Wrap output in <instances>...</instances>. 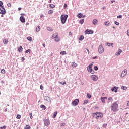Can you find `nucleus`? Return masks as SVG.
Wrapping results in <instances>:
<instances>
[{
	"instance_id": "680f3d73",
	"label": "nucleus",
	"mask_w": 129,
	"mask_h": 129,
	"mask_svg": "<svg viewBox=\"0 0 129 129\" xmlns=\"http://www.w3.org/2000/svg\"><path fill=\"white\" fill-rule=\"evenodd\" d=\"M42 45H43L44 48H45L46 47V44L43 43Z\"/></svg>"
},
{
	"instance_id": "9b49d317",
	"label": "nucleus",
	"mask_w": 129,
	"mask_h": 129,
	"mask_svg": "<svg viewBox=\"0 0 129 129\" xmlns=\"http://www.w3.org/2000/svg\"><path fill=\"white\" fill-rule=\"evenodd\" d=\"M93 31L91 30L87 29L85 31V35H87V34H93Z\"/></svg>"
},
{
	"instance_id": "58836bf2",
	"label": "nucleus",
	"mask_w": 129,
	"mask_h": 129,
	"mask_svg": "<svg viewBox=\"0 0 129 129\" xmlns=\"http://www.w3.org/2000/svg\"><path fill=\"white\" fill-rule=\"evenodd\" d=\"M108 100H109V101H111L113 100V99H112V97H110L108 98Z\"/></svg>"
},
{
	"instance_id": "864d4df0",
	"label": "nucleus",
	"mask_w": 129,
	"mask_h": 129,
	"mask_svg": "<svg viewBox=\"0 0 129 129\" xmlns=\"http://www.w3.org/2000/svg\"><path fill=\"white\" fill-rule=\"evenodd\" d=\"M97 58H98V56H95V57H93L92 58V59H97Z\"/></svg>"
},
{
	"instance_id": "6e6552de",
	"label": "nucleus",
	"mask_w": 129,
	"mask_h": 129,
	"mask_svg": "<svg viewBox=\"0 0 129 129\" xmlns=\"http://www.w3.org/2000/svg\"><path fill=\"white\" fill-rule=\"evenodd\" d=\"M127 74V70L124 69L121 73V77H124L125 75Z\"/></svg>"
},
{
	"instance_id": "b1692460",
	"label": "nucleus",
	"mask_w": 129,
	"mask_h": 129,
	"mask_svg": "<svg viewBox=\"0 0 129 129\" xmlns=\"http://www.w3.org/2000/svg\"><path fill=\"white\" fill-rule=\"evenodd\" d=\"M105 26H109L110 25V22L109 21L105 22L104 23Z\"/></svg>"
},
{
	"instance_id": "e2e57ef3",
	"label": "nucleus",
	"mask_w": 129,
	"mask_h": 129,
	"mask_svg": "<svg viewBox=\"0 0 129 129\" xmlns=\"http://www.w3.org/2000/svg\"><path fill=\"white\" fill-rule=\"evenodd\" d=\"M22 61H25V58L22 57Z\"/></svg>"
},
{
	"instance_id": "4468645a",
	"label": "nucleus",
	"mask_w": 129,
	"mask_h": 129,
	"mask_svg": "<svg viewBox=\"0 0 129 129\" xmlns=\"http://www.w3.org/2000/svg\"><path fill=\"white\" fill-rule=\"evenodd\" d=\"M121 53H122V50L121 49H119L118 50V52H117L116 53V56H119V55H120V54H121Z\"/></svg>"
},
{
	"instance_id": "c03bdc74",
	"label": "nucleus",
	"mask_w": 129,
	"mask_h": 129,
	"mask_svg": "<svg viewBox=\"0 0 129 129\" xmlns=\"http://www.w3.org/2000/svg\"><path fill=\"white\" fill-rule=\"evenodd\" d=\"M32 113H30L29 114V115H30V118H31V119H32L33 118V116L32 115Z\"/></svg>"
},
{
	"instance_id": "6e6d98bb",
	"label": "nucleus",
	"mask_w": 129,
	"mask_h": 129,
	"mask_svg": "<svg viewBox=\"0 0 129 129\" xmlns=\"http://www.w3.org/2000/svg\"><path fill=\"white\" fill-rule=\"evenodd\" d=\"M60 84H62V85H64V84H66V82H63V84H62V82H60Z\"/></svg>"
},
{
	"instance_id": "412c9836",
	"label": "nucleus",
	"mask_w": 129,
	"mask_h": 129,
	"mask_svg": "<svg viewBox=\"0 0 129 129\" xmlns=\"http://www.w3.org/2000/svg\"><path fill=\"white\" fill-rule=\"evenodd\" d=\"M58 114V112L56 111V112H55L54 113V115H53L52 117L53 118H56V116H57V114Z\"/></svg>"
},
{
	"instance_id": "f257e3e1",
	"label": "nucleus",
	"mask_w": 129,
	"mask_h": 129,
	"mask_svg": "<svg viewBox=\"0 0 129 129\" xmlns=\"http://www.w3.org/2000/svg\"><path fill=\"white\" fill-rule=\"evenodd\" d=\"M111 110L113 112L118 111V104H117V102H114L111 105Z\"/></svg>"
},
{
	"instance_id": "e433bc0d",
	"label": "nucleus",
	"mask_w": 129,
	"mask_h": 129,
	"mask_svg": "<svg viewBox=\"0 0 129 129\" xmlns=\"http://www.w3.org/2000/svg\"><path fill=\"white\" fill-rule=\"evenodd\" d=\"M16 118L17 119H20V118H21V115H19V114L17 115Z\"/></svg>"
},
{
	"instance_id": "f3484780",
	"label": "nucleus",
	"mask_w": 129,
	"mask_h": 129,
	"mask_svg": "<svg viewBox=\"0 0 129 129\" xmlns=\"http://www.w3.org/2000/svg\"><path fill=\"white\" fill-rule=\"evenodd\" d=\"M18 51L19 52H23V47L22 46H20L19 47H18Z\"/></svg>"
},
{
	"instance_id": "69168bd1",
	"label": "nucleus",
	"mask_w": 129,
	"mask_h": 129,
	"mask_svg": "<svg viewBox=\"0 0 129 129\" xmlns=\"http://www.w3.org/2000/svg\"><path fill=\"white\" fill-rule=\"evenodd\" d=\"M86 50H87V51L88 54H89V50H88V49H86Z\"/></svg>"
},
{
	"instance_id": "7ed1b4c3",
	"label": "nucleus",
	"mask_w": 129,
	"mask_h": 129,
	"mask_svg": "<svg viewBox=\"0 0 129 129\" xmlns=\"http://www.w3.org/2000/svg\"><path fill=\"white\" fill-rule=\"evenodd\" d=\"M67 18H68V15H61L60 17V20L61 21V23L62 24H65L66 23V21L67 20Z\"/></svg>"
},
{
	"instance_id": "5701e85b",
	"label": "nucleus",
	"mask_w": 129,
	"mask_h": 129,
	"mask_svg": "<svg viewBox=\"0 0 129 129\" xmlns=\"http://www.w3.org/2000/svg\"><path fill=\"white\" fill-rule=\"evenodd\" d=\"M83 16V15L82 14H81V13H79V14L77 15L78 18H82V16Z\"/></svg>"
},
{
	"instance_id": "bb28decb",
	"label": "nucleus",
	"mask_w": 129,
	"mask_h": 129,
	"mask_svg": "<svg viewBox=\"0 0 129 129\" xmlns=\"http://www.w3.org/2000/svg\"><path fill=\"white\" fill-rule=\"evenodd\" d=\"M60 54L63 56V55H66L67 53H66V51H61L60 52Z\"/></svg>"
},
{
	"instance_id": "ea45409f",
	"label": "nucleus",
	"mask_w": 129,
	"mask_h": 129,
	"mask_svg": "<svg viewBox=\"0 0 129 129\" xmlns=\"http://www.w3.org/2000/svg\"><path fill=\"white\" fill-rule=\"evenodd\" d=\"M3 5H4V3H3V2L0 1V8L3 7Z\"/></svg>"
},
{
	"instance_id": "c9c22d12",
	"label": "nucleus",
	"mask_w": 129,
	"mask_h": 129,
	"mask_svg": "<svg viewBox=\"0 0 129 129\" xmlns=\"http://www.w3.org/2000/svg\"><path fill=\"white\" fill-rule=\"evenodd\" d=\"M87 98H89V99L91 98V95L90 94H87Z\"/></svg>"
},
{
	"instance_id": "2eb2a0df",
	"label": "nucleus",
	"mask_w": 129,
	"mask_h": 129,
	"mask_svg": "<svg viewBox=\"0 0 129 129\" xmlns=\"http://www.w3.org/2000/svg\"><path fill=\"white\" fill-rule=\"evenodd\" d=\"M118 89V87H114L113 88L111 89V90H112V91H114V92H117Z\"/></svg>"
},
{
	"instance_id": "72a5a7b5",
	"label": "nucleus",
	"mask_w": 129,
	"mask_h": 129,
	"mask_svg": "<svg viewBox=\"0 0 129 129\" xmlns=\"http://www.w3.org/2000/svg\"><path fill=\"white\" fill-rule=\"evenodd\" d=\"M1 73H2L3 74H5V73H6V70H5V69H2Z\"/></svg>"
},
{
	"instance_id": "f03ea898",
	"label": "nucleus",
	"mask_w": 129,
	"mask_h": 129,
	"mask_svg": "<svg viewBox=\"0 0 129 129\" xmlns=\"http://www.w3.org/2000/svg\"><path fill=\"white\" fill-rule=\"evenodd\" d=\"M93 115L94 117H95L96 119H99V118H101L103 116V114L101 112H96L93 113Z\"/></svg>"
},
{
	"instance_id": "49530a36",
	"label": "nucleus",
	"mask_w": 129,
	"mask_h": 129,
	"mask_svg": "<svg viewBox=\"0 0 129 129\" xmlns=\"http://www.w3.org/2000/svg\"><path fill=\"white\" fill-rule=\"evenodd\" d=\"M118 19H121L122 18V15H119L117 17Z\"/></svg>"
},
{
	"instance_id": "423d86ee",
	"label": "nucleus",
	"mask_w": 129,
	"mask_h": 129,
	"mask_svg": "<svg viewBox=\"0 0 129 129\" xmlns=\"http://www.w3.org/2000/svg\"><path fill=\"white\" fill-rule=\"evenodd\" d=\"M78 103H79V100L78 99H76L72 102V105L73 106H76Z\"/></svg>"
},
{
	"instance_id": "4c0bfd02",
	"label": "nucleus",
	"mask_w": 129,
	"mask_h": 129,
	"mask_svg": "<svg viewBox=\"0 0 129 129\" xmlns=\"http://www.w3.org/2000/svg\"><path fill=\"white\" fill-rule=\"evenodd\" d=\"M25 53H26V54H28V53H31V50L30 49H28L27 50H26V51H25Z\"/></svg>"
},
{
	"instance_id": "79ce46f5",
	"label": "nucleus",
	"mask_w": 129,
	"mask_h": 129,
	"mask_svg": "<svg viewBox=\"0 0 129 129\" xmlns=\"http://www.w3.org/2000/svg\"><path fill=\"white\" fill-rule=\"evenodd\" d=\"M88 102V100H85L84 102V104H87V103Z\"/></svg>"
},
{
	"instance_id": "f704fd0d",
	"label": "nucleus",
	"mask_w": 129,
	"mask_h": 129,
	"mask_svg": "<svg viewBox=\"0 0 129 129\" xmlns=\"http://www.w3.org/2000/svg\"><path fill=\"white\" fill-rule=\"evenodd\" d=\"M41 108H44V110H45L46 108H47L45 105H42L40 106Z\"/></svg>"
},
{
	"instance_id": "8fccbe9b",
	"label": "nucleus",
	"mask_w": 129,
	"mask_h": 129,
	"mask_svg": "<svg viewBox=\"0 0 129 129\" xmlns=\"http://www.w3.org/2000/svg\"><path fill=\"white\" fill-rule=\"evenodd\" d=\"M64 9H66V8H67V4H64V6H63Z\"/></svg>"
},
{
	"instance_id": "393cba45",
	"label": "nucleus",
	"mask_w": 129,
	"mask_h": 129,
	"mask_svg": "<svg viewBox=\"0 0 129 129\" xmlns=\"http://www.w3.org/2000/svg\"><path fill=\"white\" fill-rule=\"evenodd\" d=\"M107 46H108V47H110V46H111V47H112V48H113V43H107Z\"/></svg>"
},
{
	"instance_id": "09e8293b",
	"label": "nucleus",
	"mask_w": 129,
	"mask_h": 129,
	"mask_svg": "<svg viewBox=\"0 0 129 129\" xmlns=\"http://www.w3.org/2000/svg\"><path fill=\"white\" fill-rule=\"evenodd\" d=\"M115 24L117 26H118V25H119V23L118 22H117V21H115Z\"/></svg>"
},
{
	"instance_id": "1a4fd4ad",
	"label": "nucleus",
	"mask_w": 129,
	"mask_h": 129,
	"mask_svg": "<svg viewBox=\"0 0 129 129\" xmlns=\"http://www.w3.org/2000/svg\"><path fill=\"white\" fill-rule=\"evenodd\" d=\"M0 14H1V15H5V14H6V10L4 6L0 8Z\"/></svg>"
},
{
	"instance_id": "052dcab7",
	"label": "nucleus",
	"mask_w": 129,
	"mask_h": 129,
	"mask_svg": "<svg viewBox=\"0 0 129 129\" xmlns=\"http://www.w3.org/2000/svg\"><path fill=\"white\" fill-rule=\"evenodd\" d=\"M127 35H128V36L129 37V30H127Z\"/></svg>"
},
{
	"instance_id": "0e129e2a",
	"label": "nucleus",
	"mask_w": 129,
	"mask_h": 129,
	"mask_svg": "<svg viewBox=\"0 0 129 129\" xmlns=\"http://www.w3.org/2000/svg\"><path fill=\"white\" fill-rule=\"evenodd\" d=\"M20 10H22V8L19 7V8H18V10H19V11H20Z\"/></svg>"
},
{
	"instance_id": "cd10ccee",
	"label": "nucleus",
	"mask_w": 129,
	"mask_h": 129,
	"mask_svg": "<svg viewBox=\"0 0 129 129\" xmlns=\"http://www.w3.org/2000/svg\"><path fill=\"white\" fill-rule=\"evenodd\" d=\"M121 89H123V90H126V89H127V87H126V86H123L121 87Z\"/></svg>"
},
{
	"instance_id": "3c124183",
	"label": "nucleus",
	"mask_w": 129,
	"mask_h": 129,
	"mask_svg": "<svg viewBox=\"0 0 129 129\" xmlns=\"http://www.w3.org/2000/svg\"><path fill=\"white\" fill-rule=\"evenodd\" d=\"M7 6H8V7H11L12 4L11 3H8Z\"/></svg>"
},
{
	"instance_id": "37998d69",
	"label": "nucleus",
	"mask_w": 129,
	"mask_h": 129,
	"mask_svg": "<svg viewBox=\"0 0 129 129\" xmlns=\"http://www.w3.org/2000/svg\"><path fill=\"white\" fill-rule=\"evenodd\" d=\"M40 89H41V90H44V86H43L42 85H40Z\"/></svg>"
},
{
	"instance_id": "a878e982",
	"label": "nucleus",
	"mask_w": 129,
	"mask_h": 129,
	"mask_svg": "<svg viewBox=\"0 0 129 129\" xmlns=\"http://www.w3.org/2000/svg\"><path fill=\"white\" fill-rule=\"evenodd\" d=\"M27 40L29 41V42H32V40H33V38L30 36L27 37Z\"/></svg>"
},
{
	"instance_id": "20e7f679",
	"label": "nucleus",
	"mask_w": 129,
	"mask_h": 129,
	"mask_svg": "<svg viewBox=\"0 0 129 129\" xmlns=\"http://www.w3.org/2000/svg\"><path fill=\"white\" fill-rule=\"evenodd\" d=\"M92 65H93V63L90 64L87 68V70L88 72H90V73L93 74H94V71L92 70Z\"/></svg>"
},
{
	"instance_id": "2f4dec72",
	"label": "nucleus",
	"mask_w": 129,
	"mask_h": 129,
	"mask_svg": "<svg viewBox=\"0 0 129 129\" xmlns=\"http://www.w3.org/2000/svg\"><path fill=\"white\" fill-rule=\"evenodd\" d=\"M79 22L80 24H81V25H82V24L84 23V19H81Z\"/></svg>"
},
{
	"instance_id": "338daca9",
	"label": "nucleus",
	"mask_w": 129,
	"mask_h": 129,
	"mask_svg": "<svg viewBox=\"0 0 129 129\" xmlns=\"http://www.w3.org/2000/svg\"><path fill=\"white\" fill-rule=\"evenodd\" d=\"M128 117H129V116H128V117H127V120H128V121H129V118H128Z\"/></svg>"
},
{
	"instance_id": "39448f33",
	"label": "nucleus",
	"mask_w": 129,
	"mask_h": 129,
	"mask_svg": "<svg viewBox=\"0 0 129 129\" xmlns=\"http://www.w3.org/2000/svg\"><path fill=\"white\" fill-rule=\"evenodd\" d=\"M98 52L99 54H102V53L104 52V48H103V46H102V45L99 46Z\"/></svg>"
},
{
	"instance_id": "ddd939ff",
	"label": "nucleus",
	"mask_w": 129,
	"mask_h": 129,
	"mask_svg": "<svg viewBox=\"0 0 129 129\" xmlns=\"http://www.w3.org/2000/svg\"><path fill=\"white\" fill-rule=\"evenodd\" d=\"M20 20L22 23H25L26 22V19H25V17L24 16H21L20 17Z\"/></svg>"
},
{
	"instance_id": "a18cd8bd",
	"label": "nucleus",
	"mask_w": 129,
	"mask_h": 129,
	"mask_svg": "<svg viewBox=\"0 0 129 129\" xmlns=\"http://www.w3.org/2000/svg\"><path fill=\"white\" fill-rule=\"evenodd\" d=\"M94 69V70H98V67H97V66H95Z\"/></svg>"
},
{
	"instance_id": "aec40b11",
	"label": "nucleus",
	"mask_w": 129,
	"mask_h": 129,
	"mask_svg": "<svg viewBox=\"0 0 129 129\" xmlns=\"http://www.w3.org/2000/svg\"><path fill=\"white\" fill-rule=\"evenodd\" d=\"M97 22H98V21H97V20H96V19H94V20H93V25H96V24H97Z\"/></svg>"
},
{
	"instance_id": "9d476101",
	"label": "nucleus",
	"mask_w": 129,
	"mask_h": 129,
	"mask_svg": "<svg viewBox=\"0 0 129 129\" xmlns=\"http://www.w3.org/2000/svg\"><path fill=\"white\" fill-rule=\"evenodd\" d=\"M91 78L92 80H93V81H97V79H98V77L95 75H92L91 76Z\"/></svg>"
},
{
	"instance_id": "4be33fe9",
	"label": "nucleus",
	"mask_w": 129,
	"mask_h": 129,
	"mask_svg": "<svg viewBox=\"0 0 129 129\" xmlns=\"http://www.w3.org/2000/svg\"><path fill=\"white\" fill-rule=\"evenodd\" d=\"M41 30V28L40 26H37L36 29V32H40V30Z\"/></svg>"
},
{
	"instance_id": "c756f323",
	"label": "nucleus",
	"mask_w": 129,
	"mask_h": 129,
	"mask_svg": "<svg viewBox=\"0 0 129 129\" xmlns=\"http://www.w3.org/2000/svg\"><path fill=\"white\" fill-rule=\"evenodd\" d=\"M72 67H77V63L73 62L72 65Z\"/></svg>"
},
{
	"instance_id": "de8ad7c7",
	"label": "nucleus",
	"mask_w": 129,
	"mask_h": 129,
	"mask_svg": "<svg viewBox=\"0 0 129 129\" xmlns=\"http://www.w3.org/2000/svg\"><path fill=\"white\" fill-rule=\"evenodd\" d=\"M65 125V123H61L60 124V126H64Z\"/></svg>"
},
{
	"instance_id": "7c9ffc66",
	"label": "nucleus",
	"mask_w": 129,
	"mask_h": 129,
	"mask_svg": "<svg viewBox=\"0 0 129 129\" xmlns=\"http://www.w3.org/2000/svg\"><path fill=\"white\" fill-rule=\"evenodd\" d=\"M84 39V36L81 35V36L80 37L79 40L80 41H82V40H83Z\"/></svg>"
},
{
	"instance_id": "a19ab883",
	"label": "nucleus",
	"mask_w": 129,
	"mask_h": 129,
	"mask_svg": "<svg viewBox=\"0 0 129 129\" xmlns=\"http://www.w3.org/2000/svg\"><path fill=\"white\" fill-rule=\"evenodd\" d=\"M48 14H49V15H51V14H53V10H49V11H48Z\"/></svg>"
},
{
	"instance_id": "4d7b16f0",
	"label": "nucleus",
	"mask_w": 129,
	"mask_h": 129,
	"mask_svg": "<svg viewBox=\"0 0 129 129\" xmlns=\"http://www.w3.org/2000/svg\"><path fill=\"white\" fill-rule=\"evenodd\" d=\"M107 125V124H104V125H103V127H106V126Z\"/></svg>"
},
{
	"instance_id": "774afa93",
	"label": "nucleus",
	"mask_w": 129,
	"mask_h": 129,
	"mask_svg": "<svg viewBox=\"0 0 129 129\" xmlns=\"http://www.w3.org/2000/svg\"><path fill=\"white\" fill-rule=\"evenodd\" d=\"M127 105L129 106V101L127 102Z\"/></svg>"
},
{
	"instance_id": "5fc2aeb1",
	"label": "nucleus",
	"mask_w": 129,
	"mask_h": 129,
	"mask_svg": "<svg viewBox=\"0 0 129 129\" xmlns=\"http://www.w3.org/2000/svg\"><path fill=\"white\" fill-rule=\"evenodd\" d=\"M69 36H72V33L71 32H70L69 33Z\"/></svg>"
},
{
	"instance_id": "dca6fc26",
	"label": "nucleus",
	"mask_w": 129,
	"mask_h": 129,
	"mask_svg": "<svg viewBox=\"0 0 129 129\" xmlns=\"http://www.w3.org/2000/svg\"><path fill=\"white\" fill-rule=\"evenodd\" d=\"M57 37L58 33H54L52 36V39H55V38H57Z\"/></svg>"
},
{
	"instance_id": "0eeeda50",
	"label": "nucleus",
	"mask_w": 129,
	"mask_h": 129,
	"mask_svg": "<svg viewBox=\"0 0 129 129\" xmlns=\"http://www.w3.org/2000/svg\"><path fill=\"white\" fill-rule=\"evenodd\" d=\"M44 124L45 126H48L50 124V120L48 119H45L44 120Z\"/></svg>"
},
{
	"instance_id": "13d9d810",
	"label": "nucleus",
	"mask_w": 129,
	"mask_h": 129,
	"mask_svg": "<svg viewBox=\"0 0 129 129\" xmlns=\"http://www.w3.org/2000/svg\"><path fill=\"white\" fill-rule=\"evenodd\" d=\"M40 18H44V15H43V14L41 15Z\"/></svg>"
},
{
	"instance_id": "bf43d9fd",
	"label": "nucleus",
	"mask_w": 129,
	"mask_h": 129,
	"mask_svg": "<svg viewBox=\"0 0 129 129\" xmlns=\"http://www.w3.org/2000/svg\"><path fill=\"white\" fill-rule=\"evenodd\" d=\"M115 1H111V4H113L114 2H115Z\"/></svg>"
},
{
	"instance_id": "f8f14e48",
	"label": "nucleus",
	"mask_w": 129,
	"mask_h": 129,
	"mask_svg": "<svg viewBox=\"0 0 129 129\" xmlns=\"http://www.w3.org/2000/svg\"><path fill=\"white\" fill-rule=\"evenodd\" d=\"M105 99H107V97H101V100L102 103H105Z\"/></svg>"
},
{
	"instance_id": "a211bd4d",
	"label": "nucleus",
	"mask_w": 129,
	"mask_h": 129,
	"mask_svg": "<svg viewBox=\"0 0 129 129\" xmlns=\"http://www.w3.org/2000/svg\"><path fill=\"white\" fill-rule=\"evenodd\" d=\"M55 41V42H60V37L59 36H57L55 38H54Z\"/></svg>"
},
{
	"instance_id": "603ef678",
	"label": "nucleus",
	"mask_w": 129,
	"mask_h": 129,
	"mask_svg": "<svg viewBox=\"0 0 129 129\" xmlns=\"http://www.w3.org/2000/svg\"><path fill=\"white\" fill-rule=\"evenodd\" d=\"M0 129H6V126H3V127H1Z\"/></svg>"
},
{
	"instance_id": "c85d7f7f",
	"label": "nucleus",
	"mask_w": 129,
	"mask_h": 129,
	"mask_svg": "<svg viewBox=\"0 0 129 129\" xmlns=\"http://www.w3.org/2000/svg\"><path fill=\"white\" fill-rule=\"evenodd\" d=\"M24 129H31V126L30 125H26L24 127Z\"/></svg>"
},
{
	"instance_id": "473e14b6",
	"label": "nucleus",
	"mask_w": 129,
	"mask_h": 129,
	"mask_svg": "<svg viewBox=\"0 0 129 129\" xmlns=\"http://www.w3.org/2000/svg\"><path fill=\"white\" fill-rule=\"evenodd\" d=\"M50 8H52V9H54L55 8V6L53 4H49Z\"/></svg>"
},
{
	"instance_id": "6ab92c4d",
	"label": "nucleus",
	"mask_w": 129,
	"mask_h": 129,
	"mask_svg": "<svg viewBox=\"0 0 129 129\" xmlns=\"http://www.w3.org/2000/svg\"><path fill=\"white\" fill-rule=\"evenodd\" d=\"M9 42V40H8L7 39H4L3 40V43L4 44H5V45L8 44V43Z\"/></svg>"
}]
</instances>
